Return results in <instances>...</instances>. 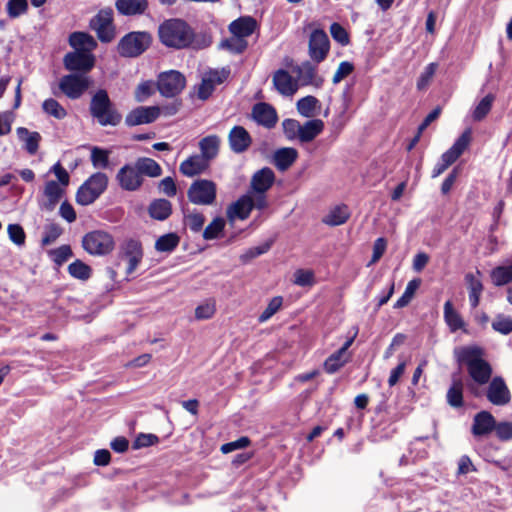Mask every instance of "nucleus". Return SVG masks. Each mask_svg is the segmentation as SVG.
<instances>
[{
	"mask_svg": "<svg viewBox=\"0 0 512 512\" xmlns=\"http://www.w3.org/2000/svg\"><path fill=\"white\" fill-rule=\"evenodd\" d=\"M283 299L280 296L273 297L265 310L259 316V322H265L270 319L282 306Z\"/></svg>",
	"mask_w": 512,
	"mask_h": 512,
	"instance_id": "obj_53",
	"label": "nucleus"
},
{
	"mask_svg": "<svg viewBox=\"0 0 512 512\" xmlns=\"http://www.w3.org/2000/svg\"><path fill=\"white\" fill-rule=\"evenodd\" d=\"M90 28L97 33V37L101 42L108 43L112 41L115 36L112 8L101 9L91 18Z\"/></svg>",
	"mask_w": 512,
	"mask_h": 512,
	"instance_id": "obj_9",
	"label": "nucleus"
},
{
	"mask_svg": "<svg viewBox=\"0 0 512 512\" xmlns=\"http://www.w3.org/2000/svg\"><path fill=\"white\" fill-rule=\"evenodd\" d=\"M42 109L46 114L58 120H62L67 116L66 109L53 98L46 99L42 104Z\"/></svg>",
	"mask_w": 512,
	"mask_h": 512,
	"instance_id": "obj_48",
	"label": "nucleus"
},
{
	"mask_svg": "<svg viewBox=\"0 0 512 512\" xmlns=\"http://www.w3.org/2000/svg\"><path fill=\"white\" fill-rule=\"evenodd\" d=\"M180 238L176 233H168L160 236L155 242L158 252H172L179 244Z\"/></svg>",
	"mask_w": 512,
	"mask_h": 512,
	"instance_id": "obj_42",
	"label": "nucleus"
},
{
	"mask_svg": "<svg viewBox=\"0 0 512 512\" xmlns=\"http://www.w3.org/2000/svg\"><path fill=\"white\" fill-rule=\"evenodd\" d=\"M63 193V188L56 181L50 180L46 182L44 195L47 197L51 208H53L59 202Z\"/></svg>",
	"mask_w": 512,
	"mask_h": 512,
	"instance_id": "obj_46",
	"label": "nucleus"
},
{
	"mask_svg": "<svg viewBox=\"0 0 512 512\" xmlns=\"http://www.w3.org/2000/svg\"><path fill=\"white\" fill-rule=\"evenodd\" d=\"M91 116L100 126H117L122 121V115L109 98L105 89H99L92 96L89 106Z\"/></svg>",
	"mask_w": 512,
	"mask_h": 512,
	"instance_id": "obj_2",
	"label": "nucleus"
},
{
	"mask_svg": "<svg viewBox=\"0 0 512 512\" xmlns=\"http://www.w3.org/2000/svg\"><path fill=\"white\" fill-rule=\"evenodd\" d=\"M273 86L284 96H292L297 91V81L288 71L284 69L277 70L273 75Z\"/></svg>",
	"mask_w": 512,
	"mask_h": 512,
	"instance_id": "obj_22",
	"label": "nucleus"
},
{
	"mask_svg": "<svg viewBox=\"0 0 512 512\" xmlns=\"http://www.w3.org/2000/svg\"><path fill=\"white\" fill-rule=\"evenodd\" d=\"M68 272L73 278L86 281L92 275V268L83 261L77 259L69 264Z\"/></svg>",
	"mask_w": 512,
	"mask_h": 512,
	"instance_id": "obj_39",
	"label": "nucleus"
},
{
	"mask_svg": "<svg viewBox=\"0 0 512 512\" xmlns=\"http://www.w3.org/2000/svg\"><path fill=\"white\" fill-rule=\"evenodd\" d=\"M28 7L27 0H8L6 4V12L10 18L15 19L26 14Z\"/></svg>",
	"mask_w": 512,
	"mask_h": 512,
	"instance_id": "obj_51",
	"label": "nucleus"
},
{
	"mask_svg": "<svg viewBox=\"0 0 512 512\" xmlns=\"http://www.w3.org/2000/svg\"><path fill=\"white\" fill-rule=\"evenodd\" d=\"M495 101L494 94H487L474 108L472 117L474 121L483 120L490 112L493 102Z\"/></svg>",
	"mask_w": 512,
	"mask_h": 512,
	"instance_id": "obj_43",
	"label": "nucleus"
},
{
	"mask_svg": "<svg viewBox=\"0 0 512 512\" xmlns=\"http://www.w3.org/2000/svg\"><path fill=\"white\" fill-rule=\"evenodd\" d=\"M330 49L329 38L321 29H315L309 38V56L316 63L325 60Z\"/></svg>",
	"mask_w": 512,
	"mask_h": 512,
	"instance_id": "obj_13",
	"label": "nucleus"
},
{
	"mask_svg": "<svg viewBox=\"0 0 512 512\" xmlns=\"http://www.w3.org/2000/svg\"><path fill=\"white\" fill-rule=\"evenodd\" d=\"M83 249L92 256H105L115 248L113 236L104 230H94L82 238Z\"/></svg>",
	"mask_w": 512,
	"mask_h": 512,
	"instance_id": "obj_5",
	"label": "nucleus"
},
{
	"mask_svg": "<svg viewBox=\"0 0 512 512\" xmlns=\"http://www.w3.org/2000/svg\"><path fill=\"white\" fill-rule=\"evenodd\" d=\"M149 216L157 221H165L172 214V203L164 198L154 199L148 206Z\"/></svg>",
	"mask_w": 512,
	"mask_h": 512,
	"instance_id": "obj_30",
	"label": "nucleus"
},
{
	"mask_svg": "<svg viewBox=\"0 0 512 512\" xmlns=\"http://www.w3.org/2000/svg\"><path fill=\"white\" fill-rule=\"evenodd\" d=\"M108 176L103 172L92 174L77 190L76 202L87 206L94 203L107 189Z\"/></svg>",
	"mask_w": 512,
	"mask_h": 512,
	"instance_id": "obj_4",
	"label": "nucleus"
},
{
	"mask_svg": "<svg viewBox=\"0 0 512 512\" xmlns=\"http://www.w3.org/2000/svg\"><path fill=\"white\" fill-rule=\"evenodd\" d=\"M350 217V211L347 205H338L332 208L323 218V223L329 226H339L344 224Z\"/></svg>",
	"mask_w": 512,
	"mask_h": 512,
	"instance_id": "obj_37",
	"label": "nucleus"
},
{
	"mask_svg": "<svg viewBox=\"0 0 512 512\" xmlns=\"http://www.w3.org/2000/svg\"><path fill=\"white\" fill-rule=\"evenodd\" d=\"M109 155L110 151L97 146L93 147L90 154L93 167L96 169H107L109 167Z\"/></svg>",
	"mask_w": 512,
	"mask_h": 512,
	"instance_id": "obj_44",
	"label": "nucleus"
},
{
	"mask_svg": "<svg viewBox=\"0 0 512 512\" xmlns=\"http://www.w3.org/2000/svg\"><path fill=\"white\" fill-rule=\"evenodd\" d=\"M252 116L258 124L266 128L274 127L278 120L275 109L270 104L264 102L254 105Z\"/></svg>",
	"mask_w": 512,
	"mask_h": 512,
	"instance_id": "obj_23",
	"label": "nucleus"
},
{
	"mask_svg": "<svg viewBox=\"0 0 512 512\" xmlns=\"http://www.w3.org/2000/svg\"><path fill=\"white\" fill-rule=\"evenodd\" d=\"M221 139L217 135H208L203 137L199 143L200 155L205 157L208 162L215 159L219 154Z\"/></svg>",
	"mask_w": 512,
	"mask_h": 512,
	"instance_id": "obj_31",
	"label": "nucleus"
},
{
	"mask_svg": "<svg viewBox=\"0 0 512 512\" xmlns=\"http://www.w3.org/2000/svg\"><path fill=\"white\" fill-rule=\"evenodd\" d=\"M92 79L83 73L64 75L59 81V89L69 99H79L91 86Z\"/></svg>",
	"mask_w": 512,
	"mask_h": 512,
	"instance_id": "obj_8",
	"label": "nucleus"
},
{
	"mask_svg": "<svg viewBox=\"0 0 512 512\" xmlns=\"http://www.w3.org/2000/svg\"><path fill=\"white\" fill-rule=\"evenodd\" d=\"M254 208L253 198L249 195L240 197L236 202L229 206L227 210L228 217L245 220L249 217Z\"/></svg>",
	"mask_w": 512,
	"mask_h": 512,
	"instance_id": "obj_24",
	"label": "nucleus"
},
{
	"mask_svg": "<svg viewBox=\"0 0 512 512\" xmlns=\"http://www.w3.org/2000/svg\"><path fill=\"white\" fill-rule=\"evenodd\" d=\"M458 361L466 364L468 373L479 385L487 384L492 375L491 365L481 357L477 347H465L457 353Z\"/></svg>",
	"mask_w": 512,
	"mask_h": 512,
	"instance_id": "obj_3",
	"label": "nucleus"
},
{
	"mask_svg": "<svg viewBox=\"0 0 512 512\" xmlns=\"http://www.w3.org/2000/svg\"><path fill=\"white\" fill-rule=\"evenodd\" d=\"M492 328L503 335L510 334L512 332V317L497 315L492 322Z\"/></svg>",
	"mask_w": 512,
	"mask_h": 512,
	"instance_id": "obj_52",
	"label": "nucleus"
},
{
	"mask_svg": "<svg viewBox=\"0 0 512 512\" xmlns=\"http://www.w3.org/2000/svg\"><path fill=\"white\" fill-rule=\"evenodd\" d=\"M134 163L143 178L144 176L155 178L162 174L161 166L152 158L140 157Z\"/></svg>",
	"mask_w": 512,
	"mask_h": 512,
	"instance_id": "obj_36",
	"label": "nucleus"
},
{
	"mask_svg": "<svg viewBox=\"0 0 512 512\" xmlns=\"http://www.w3.org/2000/svg\"><path fill=\"white\" fill-rule=\"evenodd\" d=\"M471 142V130H465L461 136L454 142V144L450 147L454 150L459 156L467 149Z\"/></svg>",
	"mask_w": 512,
	"mask_h": 512,
	"instance_id": "obj_63",
	"label": "nucleus"
},
{
	"mask_svg": "<svg viewBox=\"0 0 512 512\" xmlns=\"http://www.w3.org/2000/svg\"><path fill=\"white\" fill-rule=\"evenodd\" d=\"M294 283L301 287L314 284V273L311 270L298 269L294 273Z\"/></svg>",
	"mask_w": 512,
	"mask_h": 512,
	"instance_id": "obj_59",
	"label": "nucleus"
},
{
	"mask_svg": "<svg viewBox=\"0 0 512 512\" xmlns=\"http://www.w3.org/2000/svg\"><path fill=\"white\" fill-rule=\"evenodd\" d=\"M324 130V122L321 119H311L301 124L298 141L301 143L312 142Z\"/></svg>",
	"mask_w": 512,
	"mask_h": 512,
	"instance_id": "obj_27",
	"label": "nucleus"
},
{
	"mask_svg": "<svg viewBox=\"0 0 512 512\" xmlns=\"http://www.w3.org/2000/svg\"><path fill=\"white\" fill-rule=\"evenodd\" d=\"M298 152L295 148L285 147L276 150L272 162L280 171H286L297 159Z\"/></svg>",
	"mask_w": 512,
	"mask_h": 512,
	"instance_id": "obj_28",
	"label": "nucleus"
},
{
	"mask_svg": "<svg viewBox=\"0 0 512 512\" xmlns=\"http://www.w3.org/2000/svg\"><path fill=\"white\" fill-rule=\"evenodd\" d=\"M210 166L205 157L200 154H194L184 160L180 166L179 171L187 177H194L205 172Z\"/></svg>",
	"mask_w": 512,
	"mask_h": 512,
	"instance_id": "obj_21",
	"label": "nucleus"
},
{
	"mask_svg": "<svg viewBox=\"0 0 512 512\" xmlns=\"http://www.w3.org/2000/svg\"><path fill=\"white\" fill-rule=\"evenodd\" d=\"M62 228L58 224H49L45 227V232L42 237V245L47 246L54 243L57 238L62 234Z\"/></svg>",
	"mask_w": 512,
	"mask_h": 512,
	"instance_id": "obj_55",
	"label": "nucleus"
},
{
	"mask_svg": "<svg viewBox=\"0 0 512 512\" xmlns=\"http://www.w3.org/2000/svg\"><path fill=\"white\" fill-rule=\"evenodd\" d=\"M115 179L119 187L127 192L138 191L144 183V178L141 177L135 163L123 165L118 170Z\"/></svg>",
	"mask_w": 512,
	"mask_h": 512,
	"instance_id": "obj_11",
	"label": "nucleus"
},
{
	"mask_svg": "<svg viewBox=\"0 0 512 512\" xmlns=\"http://www.w3.org/2000/svg\"><path fill=\"white\" fill-rule=\"evenodd\" d=\"M292 72L296 74L295 80L297 87L313 85L315 87L322 86L324 80L317 74V66L310 61H305L300 65L293 67Z\"/></svg>",
	"mask_w": 512,
	"mask_h": 512,
	"instance_id": "obj_15",
	"label": "nucleus"
},
{
	"mask_svg": "<svg viewBox=\"0 0 512 512\" xmlns=\"http://www.w3.org/2000/svg\"><path fill=\"white\" fill-rule=\"evenodd\" d=\"M226 222L222 217H215L203 230L202 236L205 240H214L220 237Z\"/></svg>",
	"mask_w": 512,
	"mask_h": 512,
	"instance_id": "obj_40",
	"label": "nucleus"
},
{
	"mask_svg": "<svg viewBox=\"0 0 512 512\" xmlns=\"http://www.w3.org/2000/svg\"><path fill=\"white\" fill-rule=\"evenodd\" d=\"M186 85V79L182 73L170 70L158 76L157 88L160 94L170 98L178 95Z\"/></svg>",
	"mask_w": 512,
	"mask_h": 512,
	"instance_id": "obj_10",
	"label": "nucleus"
},
{
	"mask_svg": "<svg viewBox=\"0 0 512 512\" xmlns=\"http://www.w3.org/2000/svg\"><path fill=\"white\" fill-rule=\"evenodd\" d=\"M17 135L19 139L24 142L25 150L30 155L36 154L39 148V143L41 141V135L36 131L30 132L25 127L17 128Z\"/></svg>",
	"mask_w": 512,
	"mask_h": 512,
	"instance_id": "obj_35",
	"label": "nucleus"
},
{
	"mask_svg": "<svg viewBox=\"0 0 512 512\" xmlns=\"http://www.w3.org/2000/svg\"><path fill=\"white\" fill-rule=\"evenodd\" d=\"M215 302L210 300L207 301L195 309V318L197 320H206L210 319L215 314Z\"/></svg>",
	"mask_w": 512,
	"mask_h": 512,
	"instance_id": "obj_57",
	"label": "nucleus"
},
{
	"mask_svg": "<svg viewBox=\"0 0 512 512\" xmlns=\"http://www.w3.org/2000/svg\"><path fill=\"white\" fill-rule=\"evenodd\" d=\"M247 41L238 36L232 35V37L225 39L221 42L220 46L232 53L240 54L247 48Z\"/></svg>",
	"mask_w": 512,
	"mask_h": 512,
	"instance_id": "obj_50",
	"label": "nucleus"
},
{
	"mask_svg": "<svg viewBox=\"0 0 512 512\" xmlns=\"http://www.w3.org/2000/svg\"><path fill=\"white\" fill-rule=\"evenodd\" d=\"M69 44L76 51H85L86 53H91L97 47L96 40L86 32H73L69 36Z\"/></svg>",
	"mask_w": 512,
	"mask_h": 512,
	"instance_id": "obj_32",
	"label": "nucleus"
},
{
	"mask_svg": "<svg viewBox=\"0 0 512 512\" xmlns=\"http://www.w3.org/2000/svg\"><path fill=\"white\" fill-rule=\"evenodd\" d=\"M330 34L332 38L342 46H346L349 44V35L345 28L339 23L335 22L331 24Z\"/></svg>",
	"mask_w": 512,
	"mask_h": 512,
	"instance_id": "obj_58",
	"label": "nucleus"
},
{
	"mask_svg": "<svg viewBox=\"0 0 512 512\" xmlns=\"http://www.w3.org/2000/svg\"><path fill=\"white\" fill-rule=\"evenodd\" d=\"M63 64L66 70L73 73H83L87 75L94 67L95 58L91 53L85 51H73L64 56Z\"/></svg>",
	"mask_w": 512,
	"mask_h": 512,
	"instance_id": "obj_12",
	"label": "nucleus"
},
{
	"mask_svg": "<svg viewBox=\"0 0 512 512\" xmlns=\"http://www.w3.org/2000/svg\"><path fill=\"white\" fill-rule=\"evenodd\" d=\"M491 280L495 286H503L512 282V265L497 266L491 271Z\"/></svg>",
	"mask_w": 512,
	"mask_h": 512,
	"instance_id": "obj_41",
	"label": "nucleus"
},
{
	"mask_svg": "<svg viewBox=\"0 0 512 512\" xmlns=\"http://www.w3.org/2000/svg\"><path fill=\"white\" fill-rule=\"evenodd\" d=\"M160 116V108L157 106H139L131 110L125 117V124L134 127L142 124L153 123Z\"/></svg>",
	"mask_w": 512,
	"mask_h": 512,
	"instance_id": "obj_16",
	"label": "nucleus"
},
{
	"mask_svg": "<svg viewBox=\"0 0 512 512\" xmlns=\"http://www.w3.org/2000/svg\"><path fill=\"white\" fill-rule=\"evenodd\" d=\"M318 103V99L314 96L303 97L297 101L298 113L307 118L314 117Z\"/></svg>",
	"mask_w": 512,
	"mask_h": 512,
	"instance_id": "obj_45",
	"label": "nucleus"
},
{
	"mask_svg": "<svg viewBox=\"0 0 512 512\" xmlns=\"http://www.w3.org/2000/svg\"><path fill=\"white\" fill-rule=\"evenodd\" d=\"M275 174L272 169L265 167L257 171L251 179V188L256 193H265L274 183Z\"/></svg>",
	"mask_w": 512,
	"mask_h": 512,
	"instance_id": "obj_25",
	"label": "nucleus"
},
{
	"mask_svg": "<svg viewBox=\"0 0 512 512\" xmlns=\"http://www.w3.org/2000/svg\"><path fill=\"white\" fill-rule=\"evenodd\" d=\"M7 232L9 239L17 246H23L25 244L26 235L21 225L9 224Z\"/></svg>",
	"mask_w": 512,
	"mask_h": 512,
	"instance_id": "obj_54",
	"label": "nucleus"
},
{
	"mask_svg": "<svg viewBox=\"0 0 512 512\" xmlns=\"http://www.w3.org/2000/svg\"><path fill=\"white\" fill-rule=\"evenodd\" d=\"M444 320L451 332L458 330L465 331V322L461 315L453 308V304L450 300L446 301L444 304Z\"/></svg>",
	"mask_w": 512,
	"mask_h": 512,
	"instance_id": "obj_34",
	"label": "nucleus"
},
{
	"mask_svg": "<svg viewBox=\"0 0 512 512\" xmlns=\"http://www.w3.org/2000/svg\"><path fill=\"white\" fill-rule=\"evenodd\" d=\"M420 279H413L408 282L404 293L402 296L395 302L394 308L399 309L407 306L412 300L416 290L420 286Z\"/></svg>",
	"mask_w": 512,
	"mask_h": 512,
	"instance_id": "obj_49",
	"label": "nucleus"
},
{
	"mask_svg": "<svg viewBox=\"0 0 512 512\" xmlns=\"http://www.w3.org/2000/svg\"><path fill=\"white\" fill-rule=\"evenodd\" d=\"M205 216L196 210L184 213V224L193 232L199 233L203 230Z\"/></svg>",
	"mask_w": 512,
	"mask_h": 512,
	"instance_id": "obj_47",
	"label": "nucleus"
},
{
	"mask_svg": "<svg viewBox=\"0 0 512 512\" xmlns=\"http://www.w3.org/2000/svg\"><path fill=\"white\" fill-rule=\"evenodd\" d=\"M230 149L237 154L245 152L252 143L248 131L242 126H234L228 135Z\"/></svg>",
	"mask_w": 512,
	"mask_h": 512,
	"instance_id": "obj_20",
	"label": "nucleus"
},
{
	"mask_svg": "<svg viewBox=\"0 0 512 512\" xmlns=\"http://www.w3.org/2000/svg\"><path fill=\"white\" fill-rule=\"evenodd\" d=\"M151 37L147 32H130L118 43V52L123 57H137L150 45Z\"/></svg>",
	"mask_w": 512,
	"mask_h": 512,
	"instance_id": "obj_7",
	"label": "nucleus"
},
{
	"mask_svg": "<svg viewBox=\"0 0 512 512\" xmlns=\"http://www.w3.org/2000/svg\"><path fill=\"white\" fill-rule=\"evenodd\" d=\"M494 431L496 433V436L501 441H508L512 439V423L511 422H499L495 423Z\"/></svg>",
	"mask_w": 512,
	"mask_h": 512,
	"instance_id": "obj_64",
	"label": "nucleus"
},
{
	"mask_svg": "<svg viewBox=\"0 0 512 512\" xmlns=\"http://www.w3.org/2000/svg\"><path fill=\"white\" fill-rule=\"evenodd\" d=\"M437 69L436 63L428 64L417 80L418 90H424L432 80Z\"/></svg>",
	"mask_w": 512,
	"mask_h": 512,
	"instance_id": "obj_56",
	"label": "nucleus"
},
{
	"mask_svg": "<svg viewBox=\"0 0 512 512\" xmlns=\"http://www.w3.org/2000/svg\"><path fill=\"white\" fill-rule=\"evenodd\" d=\"M284 133L289 140H298L301 123L295 119H285L282 123Z\"/></svg>",
	"mask_w": 512,
	"mask_h": 512,
	"instance_id": "obj_61",
	"label": "nucleus"
},
{
	"mask_svg": "<svg viewBox=\"0 0 512 512\" xmlns=\"http://www.w3.org/2000/svg\"><path fill=\"white\" fill-rule=\"evenodd\" d=\"M120 257L128 262L126 273L132 274L143 258L141 243L135 239L125 241L120 248Z\"/></svg>",
	"mask_w": 512,
	"mask_h": 512,
	"instance_id": "obj_17",
	"label": "nucleus"
},
{
	"mask_svg": "<svg viewBox=\"0 0 512 512\" xmlns=\"http://www.w3.org/2000/svg\"><path fill=\"white\" fill-rule=\"evenodd\" d=\"M480 275L481 272L479 270L476 271V274L467 273L465 275V281L469 292V303L473 309L479 305L480 297L484 289L482 281L479 278Z\"/></svg>",
	"mask_w": 512,
	"mask_h": 512,
	"instance_id": "obj_26",
	"label": "nucleus"
},
{
	"mask_svg": "<svg viewBox=\"0 0 512 512\" xmlns=\"http://www.w3.org/2000/svg\"><path fill=\"white\" fill-rule=\"evenodd\" d=\"M256 21L252 17H240L229 25V31L232 35L245 39L254 33L256 29Z\"/></svg>",
	"mask_w": 512,
	"mask_h": 512,
	"instance_id": "obj_29",
	"label": "nucleus"
},
{
	"mask_svg": "<svg viewBox=\"0 0 512 512\" xmlns=\"http://www.w3.org/2000/svg\"><path fill=\"white\" fill-rule=\"evenodd\" d=\"M270 248H271L270 242H265L259 246L252 247V248L248 249L243 255H241V260L243 262H248V261L268 252Z\"/></svg>",
	"mask_w": 512,
	"mask_h": 512,
	"instance_id": "obj_62",
	"label": "nucleus"
},
{
	"mask_svg": "<svg viewBox=\"0 0 512 512\" xmlns=\"http://www.w3.org/2000/svg\"><path fill=\"white\" fill-rule=\"evenodd\" d=\"M488 383L486 389L487 400L496 406L507 405L511 400V393L504 379L500 376H496Z\"/></svg>",
	"mask_w": 512,
	"mask_h": 512,
	"instance_id": "obj_14",
	"label": "nucleus"
},
{
	"mask_svg": "<svg viewBox=\"0 0 512 512\" xmlns=\"http://www.w3.org/2000/svg\"><path fill=\"white\" fill-rule=\"evenodd\" d=\"M160 41L167 47L175 49H184L192 46L193 48H204L210 45L209 40H203L198 44L195 40V33L187 22L181 19H169L159 26Z\"/></svg>",
	"mask_w": 512,
	"mask_h": 512,
	"instance_id": "obj_1",
	"label": "nucleus"
},
{
	"mask_svg": "<svg viewBox=\"0 0 512 512\" xmlns=\"http://www.w3.org/2000/svg\"><path fill=\"white\" fill-rule=\"evenodd\" d=\"M53 261L57 265H62L66 262L72 255V249L69 245H62L50 252Z\"/></svg>",
	"mask_w": 512,
	"mask_h": 512,
	"instance_id": "obj_60",
	"label": "nucleus"
},
{
	"mask_svg": "<svg viewBox=\"0 0 512 512\" xmlns=\"http://www.w3.org/2000/svg\"><path fill=\"white\" fill-rule=\"evenodd\" d=\"M187 197L195 205H213L217 197V186L212 180L197 179L189 186Z\"/></svg>",
	"mask_w": 512,
	"mask_h": 512,
	"instance_id": "obj_6",
	"label": "nucleus"
},
{
	"mask_svg": "<svg viewBox=\"0 0 512 512\" xmlns=\"http://www.w3.org/2000/svg\"><path fill=\"white\" fill-rule=\"evenodd\" d=\"M117 11L126 16L143 14L148 7L147 0H117Z\"/></svg>",
	"mask_w": 512,
	"mask_h": 512,
	"instance_id": "obj_33",
	"label": "nucleus"
},
{
	"mask_svg": "<svg viewBox=\"0 0 512 512\" xmlns=\"http://www.w3.org/2000/svg\"><path fill=\"white\" fill-rule=\"evenodd\" d=\"M447 403L453 408L463 406V382L460 378H452V384L446 394Z\"/></svg>",
	"mask_w": 512,
	"mask_h": 512,
	"instance_id": "obj_38",
	"label": "nucleus"
},
{
	"mask_svg": "<svg viewBox=\"0 0 512 512\" xmlns=\"http://www.w3.org/2000/svg\"><path fill=\"white\" fill-rule=\"evenodd\" d=\"M354 337L348 338L345 343L337 351L332 353L324 362V370L328 374L336 373L340 370L349 360L350 353L348 349L352 345Z\"/></svg>",
	"mask_w": 512,
	"mask_h": 512,
	"instance_id": "obj_18",
	"label": "nucleus"
},
{
	"mask_svg": "<svg viewBox=\"0 0 512 512\" xmlns=\"http://www.w3.org/2000/svg\"><path fill=\"white\" fill-rule=\"evenodd\" d=\"M496 420L489 411H480L473 417L471 433L475 438L487 437L494 431Z\"/></svg>",
	"mask_w": 512,
	"mask_h": 512,
	"instance_id": "obj_19",
	"label": "nucleus"
}]
</instances>
